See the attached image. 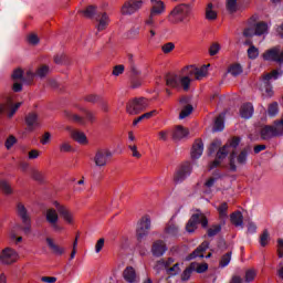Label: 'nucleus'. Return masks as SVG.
Listing matches in <instances>:
<instances>
[{
	"mask_svg": "<svg viewBox=\"0 0 283 283\" xmlns=\"http://www.w3.org/2000/svg\"><path fill=\"white\" fill-rule=\"evenodd\" d=\"M227 10L229 12H238V0H227Z\"/></svg>",
	"mask_w": 283,
	"mask_h": 283,
	"instance_id": "nucleus-57",
	"label": "nucleus"
},
{
	"mask_svg": "<svg viewBox=\"0 0 283 283\" xmlns=\"http://www.w3.org/2000/svg\"><path fill=\"white\" fill-rule=\"evenodd\" d=\"M229 74H231L232 76H240V74H242L243 69L242 65L239 63H234L231 64L228 69Z\"/></svg>",
	"mask_w": 283,
	"mask_h": 283,
	"instance_id": "nucleus-40",
	"label": "nucleus"
},
{
	"mask_svg": "<svg viewBox=\"0 0 283 283\" xmlns=\"http://www.w3.org/2000/svg\"><path fill=\"white\" fill-rule=\"evenodd\" d=\"M163 12H165V3L160 0L154 2L150 10L151 17H156V14H163Z\"/></svg>",
	"mask_w": 283,
	"mask_h": 283,
	"instance_id": "nucleus-31",
	"label": "nucleus"
},
{
	"mask_svg": "<svg viewBox=\"0 0 283 283\" xmlns=\"http://www.w3.org/2000/svg\"><path fill=\"white\" fill-rule=\"evenodd\" d=\"M127 59H128V63H129L130 73L135 74V76H140V71L138 70V67L136 66V63L134 62V55L128 54Z\"/></svg>",
	"mask_w": 283,
	"mask_h": 283,
	"instance_id": "nucleus-41",
	"label": "nucleus"
},
{
	"mask_svg": "<svg viewBox=\"0 0 283 283\" xmlns=\"http://www.w3.org/2000/svg\"><path fill=\"white\" fill-rule=\"evenodd\" d=\"M17 262V252L11 248H6L0 253L1 264H14Z\"/></svg>",
	"mask_w": 283,
	"mask_h": 283,
	"instance_id": "nucleus-15",
	"label": "nucleus"
},
{
	"mask_svg": "<svg viewBox=\"0 0 283 283\" xmlns=\"http://www.w3.org/2000/svg\"><path fill=\"white\" fill-rule=\"evenodd\" d=\"M249 151H251V148L245 147L239 153V155L235 153V150L230 153V156H229L230 171H232V172L238 171L237 165H239L240 167H244V165H247V163L249 160ZM235 163H237V165H235Z\"/></svg>",
	"mask_w": 283,
	"mask_h": 283,
	"instance_id": "nucleus-3",
	"label": "nucleus"
},
{
	"mask_svg": "<svg viewBox=\"0 0 283 283\" xmlns=\"http://www.w3.org/2000/svg\"><path fill=\"white\" fill-rule=\"evenodd\" d=\"M0 191H2L4 196H12L13 193L12 186H10V182H8V180L6 179L0 180Z\"/></svg>",
	"mask_w": 283,
	"mask_h": 283,
	"instance_id": "nucleus-34",
	"label": "nucleus"
},
{
	"mask_svg": "<svg viewBox=\"0 0 283 283\" xmlns=\"http://www.w3.org/2000/svg\"><path fill=\"white\" fill-rule=\"evenodd\" d=\"M45 220L50 224V227L53 229V231L59 232L63 229L59 224V212L54 208H50L46 210Z\"/></svg>",
	"mask_w": 283,
	"mask_h": 283,
	"instance_id": "nucleus-11",
	"label": "nucleus"
},
{
	"mask_svg": "<svg viewBox=\"0 0 283 283\" xmlns=\"http://www.w3.org/2000/svg\"><path fill=\"white\" fill-rule=\"evenodd\" d=\"M222 221H220V223L218 224H213L211 228L208 229L207 231V235L208 238H216V235H218V233H220V231H222Z\"/></svg>",
	"mask_w": 283,
	"mask_h": 283,
	"instance_id": "nucleus-37",
	"label": "nucleus"
},
{
	"mask_svg": "<svg viewBox=\"0 0 283 283\" xmlns=\"http://www.w3.org/2000/svg\"><path fill=\"white\" fill-rule=\"evenodd\" d=\"M184 73L186 74V76L179 77V85L182 86L185 92H189L192 75H189V71H187V69L184 71Z\"/></svg>",
	"mask_w": 283,
	"mask_h": 283,
	"instance_id": "nucleus-29",
	"label": "nucleus"
},
{
	"mask_svg": "<svg viewBox=\"0 0 283 283\" xmlns=\"http://www.w3.org/2000/svg\"><path fill=\"white\" fill-rule=\"evenodd\" d=\"M223 130H224V114H220L214 120L213 132H223Z\"/></svg>",
	"mask_w": 283,
	"mask_h": 283,
	"instance_id": "nucleus-38",
	"label": "nucleus"
},
{
	"mask_svg": "<svg viewBox=\"0 0 283 283\" xmlns=\"http://www.w3.org/2000/svg\"><path fill=\"white\" fill-rule=\"evenodd\" d=\"M149 107V102L145 97H136L127 103L126 112L132 116L136 114H140V112H145V108Z\"/></svg>",
	"mask_w": 283,
	"mask_h": 283,
	"instance_id": "nucleus-7",
	"label": "nucleus"
},
{
	"mask_svg": "<svg viewBox=\"0 0 283 283\" xmlns=\"http://www.w3.org/2000/svg\"><path fill=\"white\" fill-rule=\"evenodd\" d=\"M261 140H271L283 136V119L275 120L273 125H265L260 130Z\"/></svg>",
	"mask_w": 283,
	"mask_h": 283,
	"instance_id": "nucleus-2",
	"label": "nucleus"
},
{
	"mask_svg": "<svg viewBox=\"0 0 283 283\" xmlns=\"http://www.w3.org/2000/svg\"><path fill=\"white\" fill-rule=\"evenodd\" d=\"M282 76V73L277 70H273L270 73H266L263 75L262 81H266L268 83H271V81H277Z\"/></svg>",
	"mask_w": 283,
	"mask_h": 283,
	"instance_id": "nucleus-35",
	"label": "nucleus"
},
{
	"mask_svg": "<svg viewBox=\"0 0 283 283\" xmlns=\"http://www.w3.org/2000/svg\"><path fill=\"white\" fill-rule=\"evenodd\" d=\"M198 224H201L202 229H207L209 227V219L202 213H195L190 217L186 224V231L188 233H193L198 229Z\"/></svg>",
	"mask_w": 283,
	"mask_h": 283,
	"instance_id": "nucleus-6",
	"label": "nucleus"
},
{
	"mask_svg": "<svg viewBox=\"0 0 283 283\" xmlns=\"http://www.w3.org/2000/svg\"><path fill=\"white\" fill-rule=\"evenodd\" d=\"M198 266V263L192 262L186 270L181 273V281L187 282L189 281V277H191V274L193 271H196V268Z\"/></svg>",
	"mask_w": 283,
	"mask_h": 283,
	"instance_id": "nucleus-30",
	"label": "nucleus"
},
{
	"mask_svg": "<svg viewBox=\"0 0 283 283\" xmlns=\"http://www.w3.org/2000/svg\"><path fill=\"white\" fill-rule=\"evenodd\" d=\"M34 76H36V73H32V71H28L25 75L22 77V83L24 85H31L32 81H34Z\"/></svg>",
	"mask_w": 283,
	"mask_h": 283,
	"instance_id": "nucleus-49",
	"label": "nucleus"
},
{
	"mask_svg": "<svg viewBox=\"0 0 283 283\" xmlns=\"http://www.w3.org/2000/svg\"><path fill=\"white\" fill-rule=\"evenodd\" d=\"M230 222L234 227H241L244 229V216H242V212L240 211H234L230 214Z\"/></svg>",
	"mask_w": 283,
	"mask_h": 283,
	"instance_id": "nucleus-24",
	"label": "nucleus"
},
{
	"mask_svg": "<svg viewBox=\"0 0 283 283\" xmlns=\"http://www.w3.org/2000/svg\"><path fill=\"white\" fill-rule=\"evenodd\" d=\"M174 50H176V44H174V42H168L161 46V52H164V54H169L170 52H174Z\"/></svg>",
	"mask_w": 283,
	"mask_h": 283,
	"instance_id": "nucleus-58",
	"label": "nucleus"
},
{
	"mask_svg": "<svg viewBox=\"0 0 283 283\" xmlns=\"http://www.w3.org/2000/svg\"><path fill=\"white\" fill-rule=\"evenodd\" d=\"M191 14V4L181 3L176 6L170 12L172 23H182Z\"/></svg>",
	"mask_w": 283,
	"mask_h": 283,
	"instance_id": "nucleus-5",
	"label": "nucleus"
},
{
	"mask_svg": "<svg viewBox=\"0 0 283 283\" xmlns=\"http://www.w3.org/2000/svg\"><path fill=\"white\" fill-rule=\"evenodd\" d=\"M149 229H151V219L146 214L140 219L136 230L138 242H143L149 235Z\"/></svg>",
	"mask_w": 283,
	"mask_h": 283,
	"instance_id": "nucleus-8",
	"label": "nucleus"
},
{
	"mask_svg": "<svg viewBox=\"0 0 283 283\" xmlns=\"http://www.w3.org/2000/svg\"><path fill=\"white\" fill-rule=\"evenodd\" d=\"M269 30V24L266 22H259L254 24L255 36H262V34H266Z\"/></svg>",
	"mask_w": 283,
	"mask_h": 283,
	"instance_id": "nucleus-33",
	"label": "nucleus"
},
{
	"mask_svg": "<svg viewBox=\"0 0 283 283\" xmlns=\"http://www.w3.org/2000/svg\"><path fill=\"white\" fill-rule=\"evenodd\" d=\"M205 151V144L202 140H197L191 149V158L193 160H198L202 156V153Z\"/></svg>",
	"mask_w": 283,
	"mask_h": 283,
	"instance_id": "nucleus-22",
	"label": "nucleus"
},
{
	"mask_svg": "<svg viewBox=\"0 0 283 283\" xmlns=\"http://www.w3.org/2000/svg\"><path fill=\"white\" fill-rule=\"evenodd\" d=\"M67 132H70L71 138L73 140H76V143H80V145H85L87 143V136H85V133L80 130H74L72 127H66Z\"/></svg>",
	"mask_w": 283,
	"mask_h": 283,
	"instance_id": "nucleus-21",
	"label": "nucleus"
},
{
	"mask_svg": "<svg viewBox=\"0 0 283 283\" xmlns=\"http://www.w3.org/2000/svg\"><path fill=\"white\" fill-rule=\"evenodd\" d=\"M231 255H232V252L230 251L221 256L219 261L220 269H226V266H229V264L231 263Z\"/></svg>",
	"mask_w": 283,
	"mask_h": 283,
	"instance_id": "nucleus-42",
	"label": "nucleus"
},
{
	"mask_svg": "<svg viewBox=\"0 0 283 283\" xmlns=\"http://www.w3.org/2000/svg\"><path fill=\"white\" fill-rule=\"evenodd\" d=\"M167 270L166 265H165V260L161 259L159 261L156 262L155 266H154V271H156L157 275H160L161 271Z\"/></svg>",
	"mask_w": 283,
	"mask_h": 283,
	"instance_id": "nucleus-53",
	"label": "nucleus"
},
{
	"mask_svg": "<svg viewBox=\"0 0 283 283\" xmlns=\"http://www.w3.org/2000/svg\"><path fill=\"white\" fill-rule=\"evenodd\" d=\"M125 282L136 283V270L133 266H127L123 272Z\"/></svg>",
	"mask_w": 283,
	"mask_h": 283,
	"instance_id": "nucleus-25",
	"label": "nucleus"
},
{
	"mask_svg": "<svg viewBox=\"0 0 283 283\" xmlns=\"http://www.w3.org/2000/svg\"><path fill=\"white\" fill-rule=\"evenodd\" d=\"M64 116H66V118H69L70 120H73L74 123H78V125H87V120H85L83 117L78 116L77 114H73L70 111H65Z\"/></svg>",
	"mask_w": 283,
	"mask_h": 283,
	"instance_id": "nucleus-32",
	"label": "nucleus"
},
{
	"mask_svg": "<svg viewBox=\"0 0 283 283\" xmlns=\"http://www.w3.org/2000/svg\"><path fill=\"white\" fill-rule=\"evenodd\" d=\"M166 233H168V235H172L174 238H176L177 235H179L180 230L178 229V226L169 223L166 227Z\"/></svg>",
	"mask_w": 283,
	"mask_h": 283,
	"instance_id": "nucleus-46",
	"label": "nucleus"
},
{
	"mask_svg": "<svg viewBox=\"0 0 283 283\" xmlns=\"http://www.w3.org/2000/svg\"><path fill=\"white\" fill-rule=\"evenodd\" d=\"M143 8V0H128L122 7V14H134Z\"/></svg>",
	"mask_w": 283,
	"mask_h": 283,
	"instance_id": "nucleus-13",
	"label": "nucleus"
},
{
	"mask_svg": "<svg viewBox=\"0 0 283 283\" xmlns=\"http://www.w3.org/2000/svg\"><path fill=\"white\" fill-rule=\"evenodd\" d=\"M167 275L174 276L180 273V263L174 264L171 268L166 269Z\"/></svg>",
	"mask_w": 283,
	"mask_h": 283,
	"instance_id": "nucleus-50",
	"label": "nucleus"
},
{
	"mask_svg": "<svg viewBox=\"0 0 283 283\" xmlns=\"http://www.w3.org/2000/svg\"><path fill=\"white\" fill-rule=\"evenodd\" d=\"M17 213L22 222V231L25 233V235H29V233H32V217L30 216V212H28V208L21 202L17 205Z\"/></svg>",
	"mask_w": 283,
	"mask_h": 283,
	"instance_id": "nucleus-4",
	"label": "nucleus"
},
{
	"mask_svg": "<svg viewBox=\"0 0 283 283\" xmlns=\"http://www.w3.org/2000/svg\"><path fill=\"white\" fill-rule=\"evenodd\" d=\"M187 136H189V129L185 128V126L178 125L172 129L171 137L175 143L187 138Z\"/></svg>",
	"mask_w": 283,
	"mask_h": 283,
	"instance_id": "nucleus-20",
	"label": "nucleus"
},
{
	"mask_svg": "<svg viewBox=\"0 0 283 283\" xmlns=\"http://www.w3.org/2000/svg\"><path fill=\"white\" fill-rule=\"evenodd\" d=\"M258 56H260V50H258L255 45L251 44L248 49V57L254 61Z\"/></svg>",
	"mask_w": 283,
	"mask_h": 283,
	"instance_id": "nucleus-48",
	"label": "nucleus"
},
{
	"mask_svg": "<svg viewBox=\"0 0 283 283\" xmlns=\"http://www.w3.org/2000/svg\"><path fill=\"white\" fill-rule=\"evenodd\" d=\"M49 73H50V66L42 65L36 70L35 76H39V78H45V76H48Z\"/></svg>",
	"mask_w": 283,
	"mask_h": 283,
	"instance_id": "nucleus-47",
	"label": "nucleus"
},
{
	"mask_svg": "<svg viewBox=\"0 0 283 283\" xmlns=\"http://www.w3.org/2000/svg\"><path fill=\"white\" fill-rule=\"evenodd\" d=\"M21 107V102H18L15 105H13V102L11 97H7L4 104H0V114H3V112H8L9 118H12L14 114H17V109Z\"/></svg>",
	"mask_w": 283,
	"mask_h": 283,
	"instance_id": "nucleus-14",
	"label": "nucleus"
},
{
	"mask_svg": "<svg viewBox=\"0 0 283 283\" xmlns=\"http://www.w3.org/2000/svg\"><path fill=\"white\" fill-rule=\"evenodd\" d=\"M253 112H254L253 104L245 103L240 108V116L241 118L249 120V118L253 117Z\"/></svg>",
	"mask_w": 283,
	"mask_h": 283,
	"instance_id": "nucleus-23",
	"label": "nucleus"
},
{
	"mask_svg": "<svg viewBox=\"0 0 283 283\" xmlns=\"http://www.w3.org/2000/svg\"><path fill=\"white\" fill-rule=\"evenodd\" d=\"M206 19L208 21H216L218 19V13L213 10V3H208L206 8Z\"/></svg>",
	"mask_w": 283,
	"mask_h": 283,
	"instance_id": "nucleus-36",
	"label": "nucleus"
},
{
	"mask_svg": "<svg viewBox=\"0 0 283 283\" xmlns=\"http://www.w3.org/2000/svg\"><path fill=\"white\" fill-rule=\"evenodd\" d=\"M80 12L81 14H84L86 19H94L98 22L97 32H103V30L109 25V17H107V13L96 10V7L94 6H88L86 10Z\"/></svg>",
	"mask_w": 283,
	"mask_h": 283,
	"instance_id": "nucleus-1",
	"label": "nucleus"
},
{
	"mask_svg": "<svg viewBox=\"0 0 283 283\" xmlns=\"http://www.w3.org/2000/svg\"><path fill=\"white\" fill-rule=\"evenodd\" d=\"M209 249V241H203L195 251H192L186 260L190 262V260H196V258H205L203 252Z\"/></svg>",
	"mask_w": 283,
	"mask_h": 283,
	"instance_id": "nucleus-19",
	"label": "nucleus"
},
{
	"mask_svg": "<svg viewBox=\"0 0 283 283\" xmlns=\"http://www.w3.org/2000/svg\"><path fill=\"white\" fill-rule=\"evenodd\" d=\"M191 112H193V106L191 105H187L179 114V119L182 120L185 118H187V116H189L191 114Z\"/></svg>",
	"mask_w": 283,
	"mask_h": 283,
	"instance_id": "nucleus-55",
	"label": "nucleus"
},
{
	"mask_svg": "<svg viewBox=\"0 0 283 283\" xmlns=\"http://www.w3.org/2000/svg\"><path fill=\"white\" fill-rule=\"evenodd\" d=\"M243 36H247L248 39H251V36H255L254 24L244 29Z\"/></svg>",
	"mask_w": 283,
	"mask_h": 283,
	"instance_id": "nucleus-59",
	"label": "nucleus"
},
{
	"mask_svg": "<svg viewBox=\"0 0 283 283\" xmlns=\"http://www.w3.org/2000/svg\"><path fill=\"white\" fill-rule=\"evenodd\" d=\"M31 177L33 178V180H36V182H43L44 180L43 172L39 170H33L31 172Z\"/></svg>",
	"mask_w": 283,
	"mask_h": 283,
	"instance_id": "nucleus-60",
	"label": "nucleus"
},
{
	"mask_svg": "<svg viewBox=\"0 0 283 283\" xmlns=\"http://www.w3.org/2000/svg\"><path fill=\"white\" fill-rule=\"evenodd\" d=\"M12 81H19L20 83L23 82V70L15 69L11 75Z\"/></svg>",
	"mask_w": 283,
	"mask_h": 283,
	"instance_id": "nucleus-51",
	"label": "nucleus"
},
{
	"mask_svg": "<svg viewBox=\"0 0 283 283\" xmlns=\"http://www.w3.org/2000/svg\"><path fill=\"white\" fill-rule=\"evenodd\" d=\"M218 52H220V44H218V42H214L211 44V46L209 49V54H210V56H216V54H218Z\"/></svg>",
	"mask_w": 283,
	"mask_h": 283,
	"instance_id": "nucleus-62",
	"label": "nucleus"
},
{
	"mask_svg": "<svg viewBox=\"0 0 283 283\" xmlns=\"http://www.w3.org/2000/svg\"><path fill=\"white\" fill-rule=\"evenodd\" d=\"M157 111H150L148 113H145L143 115H140L139 117H137L136 119H134L133 125L136 127V125H138V123H142V120H148L149 118H151L154 116V114H156Z\"/></svg>",
	"mask_w": 283,
	"mask_h": 283,
	"instance_id": "nucleus-45",
	"label": "nucleus"
},
{
	"mask_svg": "<svg viewBox=\"0 0 283 283\" xmlns=\"http://www.w3.org/2000/svg\"><path fill=\"white\" fill-rule=\"evenodd\" d=\"M209 65H203L200 69L191 65L186 67V71L189 72V76H195L197 81H200V78H203V76H207V70Z\"/></svg>",
	"mask_w": 283,
	"mask_h": 283,
	"instance_id": "nucleus-18",
	"label": "nucleus"
},
{
	"mask_svg": "<svg viewBox=\"0 0 283 283\" xmlns=\"http://www.w3.org/2000/svg\"><path fill=\"white\" fill-rule=\"evenodd\" d=\"M59 214L61 216V218H63V220H65V222H67V224H72V222H74V219L72 218V212H70L66 207L61 208Z\"/></svg>",
	"mask_w": 283,
	"mask_h": 283,
	"instance_id": "nucleus-39",
	"label": "nucleus"
},
{
	"mask_svg": "<svg viewBox=\"0 0 283 283\" xmlns=\"http://www.w3.org/2000/svg\"><path fill=\"white\" fill-rule=\"evenodd\" d=\"M24 123L27 125V132H34V129H41V117L39 114L31 112L25 115Z\"/></svg>",
	"mask_w": 283,
	"mask_h": 283,
	"instance_id": "nucleus-10",
	"label": "nucleus"
},
{
	"mask_svg": "<svg viewBox=\"0 0 283 283\" xmlns=\"http://www.w3.org/2000/svg\"><path fill=\"white\" fill-rule=\"evenodd\" d=\"M151 253L155 258H163L167 253V243L163 240H157L153 243Z\"/></svg>",
	"mask_w": 283,
	"mask_h": 283,
	"instance_id": "nucleus-17",
	"label": "nucleus"
},
{
	"mask_svg": "<svg viewBox=\"0 0 283 283\" xmlns=\"http://www.w3.org/2000/svg\"><path fill=\"white\" fill-rule=\"evenodd\" d=\"M113 154L107 148H99L96 150L95 156L93 158V163L95 167H107V163H109V158H112Z\"/></svg>",
	"mask_w": 283,
	"mask_h": 283,
	"instance_id": "nucleus-9",
	"label": "nucleus"
},
{
	"mask_svg": "<svg viewBox=\"0 0 283 283\" xmlns=\"http://www.w3.org/2000/svg\"><path fill=\"white\" fill-rule=\"evenodd\" d=\"M84 101H86V103H98L101 101V96L98 95H94V94H91V95H86L84 97Z\"/></svg>",
	"mask_w": 283,
	"mask_h": 283,
	"instance_id": "nucleus-63",
	"label": "nucleus"
},
{
	"mask_svg": "<svg viewBox=\"0 0 283 283\" xmlns=\"http://www.w3.org/2000/svg\"><path fill=\"white\" fill-rule=\"evenodd\" d=\"M189 176H191V164L185 163L176 171L174 180L175 182H184V180H187Z\"/></svg>",
	"mask_w": 283,
	"mask_h": 283,
	"instance_id": "nucleus-12",
	"label": "nucleus"
},
{
	"mask_svg": "<svg viewBox=\"0 0 283 283\" xmlns=\"http://www.w3.org/2000/svg\"><path fill=\"white\" fill-rule=\"evenodd\" d=\"M220 145H222V142L214 139L208 148V156H213V154L220 149Z\"/></svg>",
	"mask_w": 283,
	"mask_h": 283,
	"instance_id": "nucleus-44",
	"label": "nucleus"
},
{
	"mask_svg": "<svg viewBox=\"0 0 283 283\" xmlns=\"http://www.w3.org/2000/svg\"><path fill=\"white\" fill-rule=\"evenodd\" d=\"M269 240H270L269 230L265 229L262 232V234L260 235V244H261V247H266L269 244Z\"/></svg>",
	"mask_w": 283,
	"mask_h": 283,
	"instance_id": "nucleus-54",
	"label": "nucleus"
},
{
	"mask_svg": "<svg viewBox=\"0 0 283 283\" xmlns=\"http://www.w3.org/2000/svg\"><path fill=\"white\" fill-rule=\"evenodd\" d=\"M46 244L54 253V255H63V253H65V249L54 243V241L51 238H46Z\"/></svg>",
	"mask_w": 283,
	"mask_h": 283,
	"instance_id": "nucleus-28",
	"label": "nucleus"
},
{
	"mask_svg": "<svg viewBox=\"0 0 283 283\" xmlns=\"http://www.w3.org/2000/svg\"><path fill=\"white\" fill-rule=\"evenodd\" d=\"M277 112H280V109L277 107V102H273L272 104L269 105V107H268L269 116H271V117L277 116Z\"/></svg>",
	"mask_w": 283,
	"mask_h": 283,
	"instance_id": "nucleus-52",
	"label": "nucleus"
},
{
	"mask_svg": "<svg viewBox=\"0 0 283 283\" xmlns=\"http://www.w3.org/2000/svg\"><path fill=\"white\" fill-rule=\"evenodd\" d=\"M166 85L168 87H180V76L168 73L166 75Z\"/></svg>",
	"mask_w": 283,
	"mask_h": 283,
	"instance_id": "nucleus-27",
	"label": "nucleus"
},
{
	"mask_svg": "<svg viewBox=\"0 0 283 283\" xmlns=\"http://www.w3.org/2000/svg\"><path fill=\"white\" fill-rule=\"evenodd\" d=\"M219 218L222 224H224L226 220L229 218V205L227 202H222L218 208Z\"/></svg>",
	"mask_w": 283,
	"mask_h": 283,
	"instance_id": "nucleus-26",
	"label": "nucleus"
},
{
	"mask_svg": "<svg viewBox=\"0 0 283 283\" xmlns=\"http://www.w3.org/2000/svg\"><path fill=\"white\" fill-rule=\"evenodd\" d=\"M80 112H83V114H84L86 120H88V123H94V120H96L94 113H92L91 111H87L86 108L81 107Z\"/></svg>",
	"mask_w": 283,
	"mask_h": 283,
	"instance_id": "nucleus-56",
	"label": "nucleus"
},
{
	"mask_svg": "<svg viewBox=\"0 0 283 283\" xmlns=\"http://www.w3.org/2000/svg\"><path fill=\"white\" fill-rule=\"evenodd\" d=\"M229 144H226L223 147L219 148L217 151L216 159L210 164V169H216L220 167L222 160L229 156Z\"/></svg>",
	"mask_w": 283,
	"mask_h": 283,
	"instance_id": "nucleus-16",
	"label": "nucleus"
},
{
	"mask_svg": "<svg viewBox=\"0 0 283 283\" xmlns=\"http://www.w3.org/2000/svg\"><path fill=\"white\" fill-rule=\"evenodd\" d=\"M140 85H143V80H140V77H138V75L132 73V75H130L132 90H138V87H140Z\"/></svg>",
	"mask_w": 283,
	"mask_h": 283,
	"instance_id": "nucleus-43",
	"label": "nucleus"
},
{
	"mask_svg": "<svg viewBox=\"0 0 283 283\" xmlns=\"http://www.w3.org/2000/svg\"><path fill=\"white\" fill-rule=\"evenodd\" d=\"M253 280H255V270H248L245 272V282L250 283L253 282Z\"/></svg>",
	"mask_w": 283,
	"mask_h": 283,
	"instance_id": "nucleus-64",
	"label": "nucleus"
},
{
	"mask_svg": "<svg viewBox=\"0 0 283 283\" xmlns=\"http://www.w3.org/2000/svg\"><path fill=\"white\" fill-rule=\"evenodd\" d=\"M263 85H264L265 94L269 97L273 96V84H271V82L263 81Z\"/></svg>",
	"mask_w": 283,
	"mask_h": 283,
	"instance_id": "nucleus-61",
	"label": "nucleus"
}]
</instances>
